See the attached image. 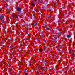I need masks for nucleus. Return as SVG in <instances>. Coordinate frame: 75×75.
Returning <instances> with one entry per match:
<instances>
[{
	"label": "nucleus",
	"instance_id": "nucleus-2",
	"mask_svg": "<svg viewBox=\"0 0 75 75\" xmlns=\"http://www.w3.org/2000/svg\"><path fill=\"white\" fill-rule=\"evenodd\" d=\"M13 16L15 18H17V15L14 14H13Z\"/></svg>",
	"mask_w": 75,
	"mask_h": 75
},
{
	"label": "nucleus",
	"instance_id": "nucleus-5",
	"mask_svg": "<svg viewBox=\"0 0 75 75\" xmlns=\"http://www.w3.org/2000/svg\"><path fill=\"white\" fill-rule=\"evenodd\" d=\"M31 5L32 6H35V4L34 3H32Z\"/></svg>",
	"mask_w": 75,
	"mask_h": 75
},
{
	"label": "nucleus",
	"instance_id": "nucleus-3",
	"mask_svg": "<svg viewBox=\"0 0 75 75\" xmlns=\"http://www.w3.org/2000/svg\"><path fill=\"white\" fill-rule=\"evenodd\" d=\"M17 10L18 11H21V8L20 7H18L17 8Z\"/></svg>",
	"mask_w": 75,
	"mask_h": 75
},
{
	"label": "nucleus",
	"instance_id": "nucleus-4",
	"mask_svg": "<svg viewBox=\"0 0 75 75\" xmlns=\"http://www.w3.org/2000/svg\"><path fill=\"white\" fill-rule=\"evenodd\" d=\"M67 38H70V37H71V35H67Z\"/></svg>",
	"mask_w": 75,
	"mask_h": 75
},
{
	"label": "nucleus",
	"instance_id": "nucleus-11",
	"mask_svg": "<svg viewBox=\"0 0 75 75\" xmlns=\"http://www.w3.org/2000/svg\"><path fill=\"white\" fill-rule=\"evenodd\" d=\"M66 17H68V16H67Z\"/></svg>",
	"mask_w": 75,
	"mask_h": 75
},
{
	"label": "nucleus",
	"instance_id": "nucleus-6",
	"mask_svg": "<svg viewBox=\"0 0 75 75\" xmlns=\"http://www.w3.org/2000/svg\"><path fill=\"white\" fill-rule=\"evenodd\" d=\"M44 67H41V69H44Z\"/></svg>",
	"mask_w": 75,
	"mask_h": 75
},
{
	"label": "nucleus",
	"instance_id": "nucleus-1",
	"mask_svg": "<svg viewBox=\"0 0 75 75\" xmlns=\"http://www.w3.org/2000/svg\"><path fill=\"white\" fill-rule=\"evenodd\" d=\"M0 18L2 20H4V15L3 14H2L0 16Z\"/></svg>",
	"mask_w": 75,
	"mask_h": 75
},
{
	"label": "nucleus",
	"instance_id": "nucleus-7",
	"mask_svg": "<svg viewBox=\"0 0 75 75\" xmlns=\"http://www.w3.org/2000/svg\"><path fill=\"white\" fill-rule=\"evenodd\" d=\"M39 51L41 52H42V49H40L39 50Z\"/></svg>",
	"mask_w": 75,
	"mask_h": 75
},
{
	"label": "nucleus",
	"instance_id": "nucleus-9",
	"mask_svg": "<svg viewBox=\"0 0 75 75\" xmlns=\"http://www.w3.org/2000/svg\"><path fill=\"white\" fill-rule=\"evenodd\" d=\"M73 46H74V42H73V43L72 45Z\"/></svg>",
	"mask_w": 75,
	"mask_h": 75
},
{
	"label": "nucleus",
	"instance_id": "nucleus-8",
	"mask_svg": "<svg viewBox=\"0 0 75 75\" xmlns=\"http://www.w3.org/2000/svg\"><path fill=\"white\" fill-rule=\"evenodd\" d=\"M34 23H32V25H33V26H34Z\"/></svg>",
	"mask_w": 75,
	"mask_h": 75
},
{
	"label": "nucleus",
	"instance_id": "nucleus-10",
	"mask_svg": "<svg viewBox=\"0 0 75 75\" xmlns=\"http://www.w3.org/2000/svg\"><path fill=\"white\" fill-rule=\"evenodd\" d=\"M35 1H37V0H35Z\"/></svg>",
	"mask_w": 75,
	"mask_h": 75
}]
</instances>
